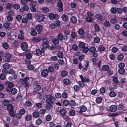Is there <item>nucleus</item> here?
<instances>
[{"label":"nucleus","instance_id":"36","mask_svg":"<svg viewBox=\"0 0 127 127\" xmlns=\"http://www.w3.org/2000/svg\"><path fill=\"white\" fill-rule=\"evenodd\" d=\"M63 104L65 106H67L69 104V102L67 100H65L63 102Z\"/></svg>","mask_w":127,"mask_h":127},{"label":"nucleus","instance_id":"29","mask_svg":"<svg viewBox=\"0 0 127 127\" xmlns=\"http://www.w3.org/2000/svg\"><path fill=\"white\" fill-rule=\"evenodd\" d=\"M104 26L106 27H108L110 26L111 24L108 21H105L104 24Z\"/></svg>","mask_w":127,"mask_h":127},{"label":"nucleus","instance_id":"42","mask_svg":"<svg viewBox=\"0 0 127 127\" xmlns=\"http://www.w3.org/2000/svg\"><path fill=\"white\" fill-rule=\"evenodd\" d=\"M31 118V116L30 114L27 115L25 117V119L27 121H29L30 120Z\"/></svg>","mask_w":127,"mask_h":127},{"label":"nucleus","instance_id":"23","mask_svg":"<svg viewBox=\"0 0 127 127\" xmlns=\"http://www.w3.org/2000/svg\"><path fill=\"white\" fill-rule=\"evenodd\" d=\"M71 22L74 23H75L77 22V20L76 17L75 16L72 17L70 19Z\"/></svg>","mask_w":127,"mask_h":127},{"label":"nucleus","instance_id":"24","mask_svg":"<svg viewBox=\"0 0 127 127\" xmlns=\"http://www.w3.org/2000/svg\"><path fill=\"white\" fill-rule=\"evenodd\" d=\"M117 8L115 7H112L110 10V11L111 13L114 14L117 12Z\"/></svg>","mask_w":127,"mask_h":127},{"label":"nucleus","instance_id":"48","mask_svg":"<svg viewBox=\"0 0 127 127\" xmlns=\"http://www.w3.org/2000/svg\"><path fill=\"white\" fill-rule=\"evenodd\" d=\"M20 3L22 4L25 5L28 3V2L27 0H21Z\"/></svg>","mask_w":127,"mask_h":127},{"label":"nucleus","instance_id":"8","mask_svg":"<svg viewBox=\"0 0 127 127\" xmlns=\"http://www.w3.org/2000/svg\"><path fill=\"white\" fill-rule=\"evenodd\" d=\"M79 77L81 79V80L84 82H86L88 83L90 81V80L89 79L86 78L85 77H83V76L81 75H80Z\"/></svg>","mask_w":127,"mask_h":127},{"label":"nucleus","instance_id":"18","mask_svg":"<svg viewBox=\"0 0 127 127\" xmlns=\"http://www.w3.org/2000/svg\"><path fill=\"white\" fill-rule=\"evenodd\" d=\"M113 82L116 84H118L119 83V81L118 80V77L116 76L112 77Z\"/></svg>","mask_w":127,"mask_h":127},{"label":"nucleus","instance_id":"20","mask_svg":"<svg viewBox=\"0 0 127 127\" xmlns=\"http://www.w3.org/2000/svg\"><path fill=\"white\" fill-rule=\"evenodd\" d=\"M12 7L13 4L12 3H8L7 4L6 8L7 9L9 10L12 8Z\"/></svg>","mask_w":127,"mask_h":127},{"label":"nucleus","instance_id":"6","mask_svg":"<svg viewBox=\"0 0 127 127\" xmlns=\"http://www.w3.org/2000/svg\"><path fill=\"white\" fill-rule=\"evenodd\" d=\"M7 83L8 87L6 88V90L8 92H10V89L13 87L14 84L12 82L9 81L7 82Z\"/></svg>","mask_w":127,"mask_h":127},{"label":"nucleus","instance_id":"39","mask_svg":"<svg viewBox=\"0 0 127 127\" xmlns=\"http://www.w3.org/2000/svg\"><path fill=\"white\" fill-rule=\"evenodd\" d=\"M21 48H28V45L25 42H24L21 44Z\"/></svg>","mask_w":127,"mask_h":127},{"label":"nucleus","instance_id":"56","mask_svg":"<svg viewBox=\"0 0 127 127\" xmlns=\"http://www.w3.org/2000/svg\"><path fill=\"white\" fill-rule=\"evenodd\" d=\"M64 83L66 85H68L69 83V80L67 79H65L63 80Z\"/></svg>","mask_w":127,"mask_h":127},{"label":"nucleus","instance_id":"57","mask_svg":"<svg viewBox=\"0 0 127 127\" xmlns=\"http://www.w3.org/2000/svg\"><path fill=\"white\" fill-rule=\"evenodd\" d=\"M7 109L10 111L13 110V106L12 105L9 104L7 106Z\"/></svg>","mask_w":127,"mask_h":127},{"label":"nucleus","instance_id":"30","mask_svg":"<svg viewBox=\"0 0 127 127\" xmlns=\"http://www.w3.org/2000/svg\"><path fill=\"white\" fill-rule=\"evenodd\" d=\"M116 94L113 91L109 93V95L111 97H114L116 96Z\"/></svg>","mask_w":127,"mask_h":127},{"label":"nucleus","instance_id":"1","mask_svg":"<svg viewBox=\"0 0 127 127\" xmlns=\"http://www.w3.org/2000/svg\"><path fill=\"white\" fill-rule=\"evenodd\" d=\"M44 99L46 101V103L49 105V106L51 104H52L53 101L55 100V98L50 95H45Z\"/></svg>","mask_w":127,"mask_h":127},{"label":"nucleus","instance_id":"64","mask_svg":"<svg viewBox=\"0 0 127 127\" xmlns=\"http://www.w3.org/2000/svg\"><path fill=\"white\" fill-rule=\"evenodd\" d=\"M41 88V87L39 85H36L34 87V89L36 91H38Z\"/></svg>","mask_w":127,"mask_h":127},{"label":"nucleus","instance_id":"4","mask_svg":"<svg viewBox=\"0 0 127 127\" xmlns=\"http://www.w3.org/2000/svg\"><path fill=\"white\" fill-rule=\"evenodd\" d=\"M4 69H3L2 72L3 74H6L8 72V71L6 69H8L10 67L9 64L8 63H5L2 65Z\"/></svg>","mask_w":127,"mask_h":127},{"label":"nucleus","instance_id":"61","mask_svg":"<svg viewBox=\"0 0 127 127\" xmlns=\"http://www.w3.org/2000/svg\"><path fill=\"white\" fill-rule=\"evenodd\" d=\"M74 90L76 92H78L79 89V87L77 85H75L73 87Z\"/></svg>","mask_w":127,"mask_h":127},{"label":"nucleus","instance_id":"31","mask_svg":"<svg viewBox=\"0 0 127 127\" xmlns=\"http://www.w3.org/2000/svg\"><path fill=\"white\" fill-rule=\"evenodd\" d=\"M42 123L41 120L39 118L37 119L35 121V124L37 125H39L41 124Z\"/></svg>","mask_w":127,"mask_h":127},{"label":"nucleus","instance_id":"59","mask_svg":"<svg viewBox=\"0 0 127 127\" xmlns=\"http://www.w3.org/2000/svg\"><path fill=\"white\" fill-rule=\"evenodd\" d=\"M125 70L123 68H120L118 70V72L119 74H123L124 73Z\"/></svg>","mask_w":127,"mask_h":127},{"label":"nucleus","instance_id":"11","mask_svg":"<svg viewBox=\"0 0 127 127\" xmlns=\"http://www.w3.org/2000/svg\"><path fill=\"white\" fill-rule=\"evenodd\" d=\"M48 73V71L47 70L44 69L41 72L42 76L43 77L47 76Z\"/></svg>","mask_w":127,"mask_h":127},{"label":"nucleus","instance_id":"46","mask_svg":"<svg viewBox=\"0 0 127 127\" xmlns=\"http://www.w3.org/2000/svg\"><path fill=\"white\" fill-rule=\"evenodd\" d=\"M16 99L18 101H21L22 99V97L20 95H18L16 97Z\"/></svg>","mask_w":127,"mask_h":127},{"label":"nucleus","instance_id":"44","mask_svg":"<svg viewBox=\"0 0 127 127\" xmlns=\"http://www.w3.org/2000/svg\"><path fill=\"white\" fill-rule=\"evenodd\" d=\"M9 103V100H5L3 102L2 104L3 105L7 106Z\"/></svg>","mask_w":127,"mask_h":127},{"label":"nucleus","instance_id":"7","mask_svg":"<svg viewBox=\"0 0 127 127\" xmlns=\"http://www.w3.org/2000/svg\"><path fill=\"white\" fill-rule=\"evenodd\" d=\"M29 78L28 77H26L24 79H21L22 82L23 84H24L26 86H28L27 82L29 80Z\"/></svg>","mask_w":127,"mask_h":127},{"label":"nucleus","instance_id":"12","mask_svg":"<svg viewBox=\"0 0 127 127\" xmlns=\"http://www.w3.org/2000/svg\"><path fill=\"white\" fill-rule=\"evenodd\" d=\"M31 32L30 34L33 36H35L37 35V33L35 31V29L33 28H32L31 29Z\"/></svg>","mask_w":127,"mask_h":127},{"label":"nucleus","instance_id":"58","mask_svg":"<svg viewBox=\"0 0 127 127\" xmlns=\"http://www.w3.org/2000/svg\"><path fill=\"white\" fill-rule=\"evenodd\" d=\"M119 110H123L124 108V106L123 104H121L119 105L118 107Z\"/></svg>","mask_w":127,"mask_h":127},{"label":"nucleus","instance_id":"9","mask_svg":"<svg viewBox=\"0 0 127 127\" xmlns=\"http://www.w3.org/2000/svg\"><path fill=\"white\" fill-rule=\"evenodd\" d=\"M78 108L79 110V113H82V112H85L87 109V107L83 105L79 107Z\"/></svg>","mask_w":127,"mask_h":127},{"label":"nucleus","instance_id":"35","mask_svg":"<svg viewBox=\"0 0 127 127\" xmlns=\"http://www.w3.org/2000/svg\"><path fill=\"white\" fill-rule=\"evenodd\" d=\"M110 22L112 24H114L118 23V21L116 19L112 18L110 20Z\"/></svg>","mask_w":127,"mask_h":127},{"label":"nucleus","instance_id":"45","mask_svg":"<svg viewBox=\"0 0 127 127\" xmlns=\"http://www.w3.org/2000/svg\"><path fill=\"white\" fill-rule=\"evenodd\" d=\"M86 20L88 22H91L93 21V19L90 17H88L86 18Z\"/></svg>","mask_w":127,"mask_h":127},{"label":"nucleus","instance_id":"14","mask_svg":"<svg viewBox=\"0 0 127 127\" xmlns=\"http://www.w3.org/2000/svg\"><path fill=\"white\" fill-rule=\"evenodd\" d=\"M89 61H86V64L85 65V67L82 70V71L83 72H84L87 70V67L89 66Z\"/></svg>","mask_w":127,"mask_h":127},{"label":"nucleus","instance_id":"63","mask_svg":"<svg viewBox=\"0 0 127 127\" xmlns=\"http://www.w3.org/2000/svg\"><path fill=\"white\" fill-rule=\"evenodd\" d=\"M26 17L27 19L31 20L32 18V14L31 13L27 14Z\"/></svg>","mask_w":127,"mask_h":127},{"label":"nucleus","instance_id":"10","mask_svg":"<svg viewBox=\"0 0 127 127\" xmlns=\"http://www.w3.org/2000/svg\"><path fill=\"white\" fill-rule=\"evenodd\" d=\"M43 48H41V50L38 49H37L35 51V53H34L35 54L38 56H39L41 55L42 53H43L44 52L43 51Z\"/></svg>","mask_w":127,"mask_h":127},{"label":"nucleus","instance_id":"26","mask_svg":"<svg viewBox=\"0 0 127 127\" xmlns=\"http://www.w3.org/2000/svg\"><path fill=\"white\" fill-rule=\"evenodd\" d=\"M62 19L65 21H66L68 20L67 16L65 15H63L62 17Z\"/></svg>","mask_w":127,"mask_h":127},{"label":"nucleus","instance_id":"38","mask_svg":"<svg viewBox=\"0 0 127 127\" xmlns=\"http://www.w3.org/2000/svg\"><path fill=\"white\" fill-rule=\"evenodd\" d=\"M32 39L33 41L34 42H39L41 40L40 38H36V37H33Z\"/></svg>","mask_w":127,"mask_h":127},{"label":"nucleus","instance_id":"51","mask_svg":"<svg viewBox=\"0 0 127 127\" xmlns=\"http://www.w3.org/2000/svg\"><path fill=\"white\" fill-rule=\"evenodd\" d=\"M51 119V116L49 115H47L45 117V119L47 121H50Z\"/></svg>","mask_w":127,"mask_h":127},{"label":"nucleus","instance_id":"3","mask_svg":"<svg viewBox=\"0 0 127 127\" xmlns=\"http://www.w3.org/2000/svg\"><path fill=\"white\" fill-rule=\"evenodd\" d=\"M35 16V18L39 22L43 21L45 18L44 15L41 14L39 15L36 14Z\"/></svg>","mask_w":127,"mask_h":127},{"label":"nucleus","instance_id":"5","mask_svg":"<svg viewBox=\"0 0 127 127\" xmlns=\"http://www.w3.org/2000/svg\"><path fill=\"white\" fill-rule=\"evenodd\" d=\"M57 6L58 7L57 9L58 11L61 12L63 11V4L61 1H59L57 3Z\"/></svg>","mask_w":127,"mask_h":127},{"label":"nucleus","instance_id":"50","mask_svg":"<svg viewBox=\"0 0 127 127\" xmlns=\"http://www.w3.org/2000/svg\"><path fill=\"white\" fill-rule=\"evenodd\" d=\"M94 28L96 31H99V28L97 24H95L94 25Z\"/></svg>","mask_w":127,"mask_h":127},{"label":"nucleus","instance_id":"49","mask_svg":"<svg viewBox=\"0 0 127 127\" xmlns=\"http://www.w3.org/2000/svg\"><path fill=\"white\" fill-rule=\"evenodd\" d=\"M94 66H96L97 65V60L96 58H94L92 60Z\"/></svg>","mask_w":127,"mask_h":127},{"label":"nucleus","instance_id":"33","mask_svg":"<svg viewBox=\"0 0 127 127\" xmlns=\"http://www.w3.org/2000/svg\"><path fill=\"white\" fill-rule=\"evenodd\" d=\"M124 57V56L123 54H120L118 55L117 58L119 60H121L123 59Z\"/></svg>","mask_w":127,"mask_h":127},{"label":"nucleus","instance_id":"16","mask_svg":"<svg viewBox=\"0 0 127 127\" xmlns=\"http://www.w3.org/2000/svg\"><path fill=\"white\" fill-rule=\"evenodd\" d=\"M117 109V107L114 105H112L110 107V111L113 112H115L116 110Z\"/></svg>","mask_w":127,"mask_h":127},{"label":"nucleus","instance_id":"54","mask_svg":"<svg viewBox=\"0 0 127 127\" xmlns=\"http://www.w3.org/2000/svg\"><path fill=\"white\" fill-rule=\"evenodd\" d=\"M118 67L120 68H123L125 67V64L123 63H121L119 64Z\"/></svg>","mask_w":127,"mask_h":127},{"label":"nucleus","instance_id":"22","mask_svg":"<svg viewBox=\"0 0 127 127\" xmlns=\"http://www.w3.org/2000/svg\"><path fill=\"white\" fill-rule=\"evenodd\" d=\"M36 28L37 31L39 32L42 29L43 27L41 25L39 24L36 26Z\"/></svg>","mask_w":127,"mask_h":127},{"label":"nucleus","instance_id":"2","mask_svg":"<svg viewBox=\"0 0 127 127\" xmlns=\"http://www.w3.org/2000/svg\"><path fill=\"white\" fill-rule=\"evenodd\" d=\"M27 49V48H21V49L24 51L23 53L26 54L27 58L29 59L32 57V54L29 53Z\"/></svg>","mask_w":127,"mask_h":127},{"label":"nucleus","instance_id":"41","mask_svg":"<svg viewBox=\"0 0 127 127\" xmlns=\"http://www.w3.org/2000/svg\"><path fill=\"white\" fill-rule=\"evenodd\" d=\"M69 113V115L70 116H73L75 114V111L72 110H70Z\"/></svg>","mask_w":127,"mask_h":127},{"label":"nucleus","instance_id":"60","mask_svg":"<svg viewBox=\"0 0 127 127\" xmlns=\"http://www.w3.org/2000/svg\"><path fill=\"white\" fill-rule=\"evenodd\" d=\"M62 96L64 98H66L67 96V94L66 92H64L62 95Z\"/></svg>","mask_w":127,"mask_h":127},{"label":"nucleus","instance_id":"43","mask_svg":"<svg viewBox=\"0 0 127 127\" xmlns=\"http://www.w3.org/2000/svg\"><path fill=\"white\" fill-rule=\"evenodd\" d=\"M57 38L60 40L61 41L63 38L62 34L61 33H59L57 35Z\"/></svg>","mask_w":127,"mask_h":127},{"label":"nucleus","instance_id":"25","mask_svg":"<svg viewBox=\"0 0 127 127\" xmlns=\"http://www.w3.org/2000/svg\"><path fill=\"white\" fill-rule=\"evenodd\" d=\"M10 91H11L12 94L13 95L16 94L17 92V90L14 88L10 90Z\"/></svg>","mask_w":127,"mask_h":127},{"label":"nucleus","instance_id":"40","mask_svg":"<svg viewBox=\"0 0 127 127\" xmlns=\"http://www.w3.org/2000/svg\"><path fill=\"white\" fill-rule=\"evenodd\" d=\"M52 42L54 44H57L59 43V41L57 38H54L52 40Z\"/></svg>","mask_w":127,"mask_h":127},{"label":"nucleus","instance_id":"28","mask_svg":"<svg viewBox=\"0 0 127 127\" xmlns=\"http://www.w3.org/2000/svg\"><path fill=\"white\" fill-rule=\"evenodd\" d=\"M109 66L107 65H104L102 67V70L105 71L109 69Z\"/></svg>","mask_w":127,"mask_h":127},{"label":"nucleus","instance_id":"37","mask_svg":"<svg viewBox=\"0 0 127 127\" xmlns=\"http://www.w3.org/2000/svg\"><path fill=\"white\" fill-rule=\"evenodd\" d=\"M78 33L80 35L83 34L84 33V30L82 29H80L78 31Z\"/></svg>","mask_w":127,"mask_h":127},{"label":"nucleus","instance_id":"47","mask_svg":"<svg viewBox=\"0 0 127 127\" xmlns=\"http://www.w3.org/2000/svg\"><path fill=\"white\" fill-rule=\"evenodd\" d=\"M27 68L30 70H32L34 69V66L31 65H28L27 66Z\"/></svg>","mask_w":127,"mask_h":127},{"label":"nucleus","instance_id":"17","mask_svg":"<svg viewBox=\"0 0 127 127\" xmlns=\"http://www.w3.org/2000/svg\"><path fill=\"white\" fill-rule=\"evenodd\" d=\"M78 46L79 48H88L87 46H86V45L85 43L82 42H80L79 43Z\"/></svg>","mask_w":127,"mask_h":127},{"label":"nucleus","instance_id":"19","mask_svg":"<svg viewBox=\"0 0 127 127\" xmlns=\"http://www.w3.org/2000/svg\"><path fill=\"white\" fill-rule=\"evenodd\" d=\"M39 113L37 111H35L34 112L33 114V117L34 118H38L39 116Z\"/></svg>","mask_w":127,"mask_h":127},{"label":"nucleus","instance_id":"34","mask_svg":"<svg viewBox=\"0 0 127 127\" xmlns=\"http://www.w3.org/2000/svg\"><path fill=\"white\" fill-rule=\"evenodd\" d=\"M102 99L101 97H99L97 98L96 100V102L98 104H100L101 102Z\"/></svg>","mask_w":127,"mask_h":127},{"label":"nucleus","instance_id":"32","mask_svg":"<svg viewBox=\"0 0 127 127\" xmlns=\"http://www.w3.org/2000/svg\"><path fill=\"white\" fill-rule=\"evenodd\" d=\"M55 96L56 98H59L61 97L62 94L59 93H57L55 94Z\"/></svg>","mask_w":127,"mask_h":127},{"label":"nucleus","instance_id":"52","mask_svg":"<svg viewBox=\"0 0 127 127\" xmlns=\"http://www.w3.org/2000/svg\"><path fill=\"white\" fill-rule=\"evenodd\" d=\"M22 10L24 11H27L29 10V8L28 6L26 5H24L22 7Z\"/></svg>","mask_w":127,"mask_h":127},{"label":"nucleus","instance_id":"15","mask_svg":"<svg viewBox=\"0 0 127 127\" xmlns=\"http://www.w3.org/2000/svg\"><path fill=\"white\" fill-rule=\"evenodd\" d=\"M5 57L6 61L7 62H9L10 61V59L11 57V55L9 53H6L5 55Z\"/></svg>","mask_w":127,"mask_h":127},{"label":"nucleus","instance_id":"21","mask_svg":"<svg viewBox=\"0 0 127 127\" xmlns=\"http://www.w3.org/2000/svg\"><path fill=\"white\" fill-rule=\"evenodd\" d=\"M96 18L98 20H101L103 18L102 16L100 14H97L95 16Z\"/></svg>","mask_w":127,"mask_h":127},{"label":"nucleus","instance_id":"27","mask_svg":"<svg viewBox=\"0 0 127 127\" xmlns=\"http://www.w3.org/2000/svg\"><path fill=\"white\" fill-rule=\"evenodd\" d=\"M67 72L65 70L61 72V76L63 77H65L67 76Z\"/></svg>","mask_w":127,"mask_h":127},{"label":"nucleus","instance_id":"55","mask_svg":"<svg viewBox=\"0 0 127 127\" xmlns=\"http://www.w3.org/2000/svg\"><path fill=\"white\" fill-rule=\"evenodd\" d=\"M4 27L7 29H9L10 28V26L9 24L7 23H5L3 25Z\"/></svg>","mask_w":127,"mask_h":127},{"label":"nucleus","instance_id":"62","mask_svg":"<svg viewBox=\"0 0 127 127\" xmlns=\"http://www.w3.org/2000/svg\"><path fill=\"white\" fill-rule=\"evenodd\" d=\"M22 23L25 24L27 23L28 22V20L27 18H23L22 19Z\"/></svg>","mask_w":127,"mask_h":127},{"label":"nucleus","instance_id":"13","mask_svg":"<svg viewBox=\"0 0 127 127\" xmlns=\"http://www.w3.org/2000/svg\"><path fill=\"white\" fill-rule=\"evenodd\" d=\"M59 113L61 116H62L65 114L66 111L64 108H62L60 109L59 110Z\"/></svg>","mask_w":127,"mask_h":127},{"label":"nucleus","instance_id":"53","mask_svg":"<svg viewBox=\"0 0 127 127\" xmlns=\"http://www.w3.org/2000/svg\"><path fill=\"white\" fill-rule=\"evenodd\" d=\"M84 83V82H83L82 81H79L78 82V84L81 87H83L85 85V84Z\"/></svg>","mask_w":127,"mask_h":127}]
</instances>
